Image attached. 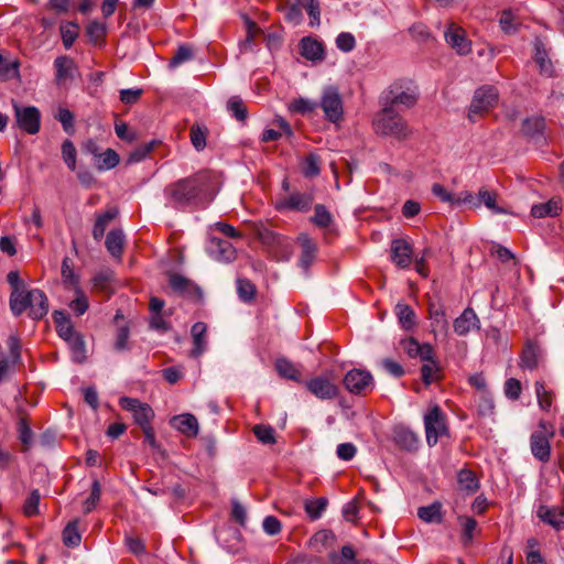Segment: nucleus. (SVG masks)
Returning <instances> with one entry per match:
<instances>
[{
	"mask_svg": "<svg viewBox=\"0 0 564 564\" xmlns=\"http://www.w3.org/2000/svg\"><path fill=\"white\" fill-rule=\"evenodd\" d=\"M216 195V178L212 172L203 171L165 186L166 205L184 209L208 204Z\"/></svg>",
	"mask_w": 564,
	"mask_h": 564,
	"instance_id": "nucleus-1",
	"label": "nucleus"
},
{
	"mask_svg": "<svg viewBox=\"0 0 564 564\" xmlns=\"http://www.w3.org/2000/svg\"><path fill=\"white\" fill-rule=\"evenodd\" d=\"M10 308L15 316H20L28 308L33 319H41L48 312V300L42 290L33 289L26 292H11Z\"/></svg>",
	"mask_w": 564,
	"mask_h": 564,
	"instance_id": "nucleus-2",
	"label": "nucleus"
},
{
	"mask_svg": "<svg viewBox=\"0 0 564 564\" xmlns=\"http://www.w3.org/2000/svg\"><path fill=\"white\" fill-rule=\"evenodd\" d=\"M373 129L377 134L393 137L399 140L410 135L405 120L391 107H384L373 119Z\"/></svg>",
	"mask_w": 564,
	"mask_h": 564,
	"instance_id": "nucleus-3",
	"label": "nucleus"
},
{
	"mask_svg": "<svg viewBox=\"0 0 564 564\" xmlns=\"http://www.w3.org/2000/svg\"><path fill=\"white\" fill-rule=\"evenodd\" d=\"M498 90L492 86L478 88L469 106L468 119L475 122L479 117L494 108L498 102Z\"/></svg>",
	"mask_w": 564,
	"mask_h": 564,
	"instance_id": "nucleus-4",
	"label": "nucleus"
},
{
	"mask_svg": "<svg viewBox=\"0 0 564 564\" xmlns=\"http://www.w3.org/2000/svg\"><path fill=\"white\" fill-rule=\"evenodd\" d=\"M318 106L322 108L325 118L336 123L344 115L343 99L335 86H326L322 91Z\"/></svg>",
	"mask_w": 564,
	"mask_h": 564,
	"instance_id": "nucleus-5",
	"label": "nucleus"
},
{
	"mask_svg": "<svg viewBox=\"0 0 564 564\" xmlns=\"http://www.w3.org/2000/svg\"><path fill=\"white\" fill-rule=\"evenodd\" d=\"M343 383L347 391L357 395H366L375 388L372 375L368 370L357 368L344 376Z\"/></svg>",
	"mask_w": 564,
	"mask_h": 564,
	"instance_id": "nucleus-6",
	"label": "nucleus"
},
{
	"mask_svg": "<svg viewBox=\"0 0 564 564\" xmlns=\"http://www.w3.org/2000/svg\"><path fill=\"white\" fill-rule=\"evenodd\" d=\"M14 117L20 129L29 134H36L41 128V112L34 106L13 104Z\"/></svg>",
	"mask_w": 564,
	"mask_h": 564,
	"instance_id": "nucleus-7",
	"label": "nucleus"
},
{
	"mask_svg": "<svg viewBox=\"0 0 564 564\" xmlns=\"http://www.w3.org/2000/svg\"><path fill=\"white\" fill-rule=\"evenodd\" d=\"M310 393L319 400H332L338 394V387L327 377L316 376L304 382Z\"/></svg>",
	"mask_w": 564,
	"mask_h": 564,
	"instance_id": "nucleus-8",
	"label": "nucleus"
},
{
	"mask_svg": "<svg viewBox=\"0 0 564 564\" xmlns=\"http://www.w3.org/2000/svg\"><path fill=\"white\" fill-rule=\"evenodd\" d=\"M387 104L384 107H404L411 108L416 104L417 94L414 89L408 87L403 89L400 85H392L387 97Z\"/></svg>",
	"mask_w": 564,
	"mask_h": 564,
	"instance_id": "nucleus-9",
	"label": "nucleus"
},
{
	"mask_svg": "<svg viewBox=\"0 0 564 564\" xmlns=\"http://www.w3.org/2000/svg\"><path fill=\"white\" fill-rule=\"evenodd\" d=\"M446 43L454 48L459 55H467L471 51L470 42L466 37L463 28L455 23H451L444 32Z\"/></svg>",
	"mask_w": 564,
	"mask_h": 564,
	"instance_id": "nucleus-10",
	"label": "nucleus"
},
{
	"mask_svg": "<svg viewBox=\"0 0 564 564\" xmlns=\"http://www.w3.org/2000/svg\"><path fill=\"white\" fill-rule=\"evenodd\" d=\"M120 405L132 413L134 423H150L154 417L151 406L140 402L138 399L123 397L120 399Z\"/></svg>",
	"mask_w": 564,
	"mask_h": 564,
	"instance_id": "nucleus-11",
	"label": "nucleus"
},
{
	"mask_svg": "<svg viewBox=\"0 0 564 564\" xmlns=\"http://www.w3.org/2000/svg\"><path fill=\"white\" fill-rule=\"evenodd\" d=\"M553 431H539L531 435L530 445L532 455L540 462L546 463L550 460L551 446L550 438Z\"/></svg>",
	"mask_w": 564,
	"mask_h": 564,
	"instance_id": "nucleus-12",
	"label": "nucleus"
},
{
	"mask_svg": "<svg viewBox=\"0 0 564 564\" xmlns=\"http://www.w3.org/2000/svg\"><path fill=\"white\" fill-rule=\"evenodd\" d=\"M413 258L412 245L405 239H393L391 242V261L400 269L409 268Z\"/></svg>",
	"mask_w": 564,
	"mask_h": 564,
	"instance_id": "nucleus-13",
	"label": "nucleus"
},
{
	"mask_svg": "<svg viewBox=\"0 0 564 564\" xmlns=\"http://www.w3.org/2000/svg\"><path fill=\"white\" fill-rule=\"evenodd\" d=\"M208 253L217 261L231 262L236 259L237 251L227 240L213 237L209 240Z\"/></svg>",
	"mask_w": 564,
	"mask_h": 564,
	"instance_id": "nucleus-14",
	"label": "nucleus"
},
{
	"mask_svg": "<svg viewBox=\"0 0 564 564\" xmlns=\"http://www.w3.org/2000/svg\"><path fill=\"white\" fill-rule=\"evenodd\" d=\"M313 203V196L307 193H293L289 197L281 199L276 204L280 210H295L305 213L310 210Z\"/></svg>",
	"mask_w": 564,
	"mask_h": 564,
	"instance_id": "nucleus-15",
	"label": "nucleus"
},
{
	"mask_svg": "<svg viewBox=\"0 0 564 564\" xmlns=\"http://www.w3.org/2000/svg\"><path fill=\"white\" fill-rule=\"evenodd\" d=\"M454 332L459 336H466L473 329H479L480 321L470 307H467L463 313L454 321Z\"/></svg>",
	"mask_w": 564,
	"mask_h": 564,
	"instance_id": "nucleus-16",
	"label": "nucleus"
},
{
	"mask_svg": "<svg viewBox=\"0 0 564 564\" xmlns=\"http://www.w3.org/2000/svg\"><path fill=\"white\" fill-rule=\"evenodd\" d=\"M7 344L10 350V356L8 358H0V382L8 376L11 366L18 364L21 359V346L19 338L10 336Z\"/></svg>",
	"mask_w": 564,
	"mask_h": 564,
	"instance_id": "nucleus-17",
	"label": "nucleus"
},
{
	"mask_svg": "<svg viewBox=\"0 0 564 564\" xmlns=\"http://www.w3.org/2000/svg\"><path fill=\"white\" fill-rule=\"evenodd\" d=\"M430 319L433 333L446 335L448 321L445 308L441 304H430Z\"/></svg>",
	"mask_w": 564,
	"mask_h": 564,
	"instance_id": "nucleus-18",
	"label": "nucleus"
},
{
	"mask_svg": "<svg viewBox=\"0 0 564 564\" xmlns=\"http://www.w3.org/2000/svg\"><path fill=\"white\" fill-rule=\"evenodd\" d=\"M393 441L399 447L406 451H414L419 445L416 435L404 425H399L394 429Z\"/></svg>",
	"mask_w": 564,
	"mask_h": 564,
	"instance_id": "nucleus-19",
	"label": "nucleus"
},
{
	"mask_svg": "<svg viewBox=\"0 0 564 564\" xmlns=\"http://www.w3.org/2000/svg\"><path fill=\"white\" fill-rule=\"evenodd\" d=\"M53 321L57 330V334L65 341L72 339L77 333L74 330V326L69 319V316L63 311H55L53 313Z\"/></svg>",
	"mask_w": 564,
	"mask_h": 564,
	"instance_id": "nucleus-20",
	"label": "nucleus"
},
{
	"mask_svg": "<svg viewBox=\"0 0 564 564\" xmlns=\"http://www.w3.org/2000/svg\"><path fill=\"white\" fill-rule=\"evenodd\" d=\"M538 517L557 530L564 528V510L560 508L541 506L538 509Z\"/></svg>",
	"mask_w": 564,
	"mask_h": 564,
	"instance_id": "nucleus-21",
	"label": "nucleus"
},
{
	"mask_svg": "<svg viewBox=\"0 0 564 564\" xmlns=\"http://www.w3.org/2000/svg\"><path fill=\"white\" fill-rule=\"evenodd\" d=\"M299 241L302 246V254L300 257L299 264L304 271H307L315 259L317 248L305 234L299 237Z\"/></svg>",
	"mask_w": 564,
	"mask_h": 564,
	"instance_id": "nucleus-22",
	"label": "nucleus"
},
{
	"mask_svg": "<svg viewBox=\"0 0 564 564\" xmlns=\"http://www.w3.org/2000/svg\"><path fill=\"white\" fill-rule=\"evenodd\" d=\"M54 68L55 82L56 84L61 85L66 79L72 77V72L75 68V63L70 57L62 55L55 58Z\"/></svg>",
	"mask_w": 564,
	"mask_h": 564,
	"instance_id": "nucleus-23",
	"label": "nucleus"
},
{
	"mask_svg": "<svg viewBox=\"0 0 564 564\" xmlns=\"http://www.w3.org/2000/svg\"><path fill=\"white\" fill-rule=\"evenodd\" d=\"M335 543V534L329 530H321L310 539V547L318 553H322Z\"/></svg>",
	"mask_w": 564,
	"mask_h": 564,
	"instance_id": "nucleus-24",
	"label": "nucleus"
},
{
	"mask_svg": "<svg viewBox=\"0 0 564 564\" xmlns=\"http://www.w3.org/2000/svg\"><path fill=\"white\" fill-rule=\"evenodd\" d=\"M301 54L306 59L318 61L324 56V47L321 42L311 37H303L300 43Z\"/></svg>",
	"mask_w": 564,
	"mask_h": 564,
	"instance_id": "nucleus-25",
	"label": "nucleus"
},
{
	"mask_svg": "<svg viewBox=\"0 0 564 564\" xmlns=\"http://www.w3.org/2000/svg\"><path fill=\"white\" fill-rule=\"evenodd\" d=\"M274 367L280 377L299 383L302 382L300 370L289 359L284 357L278 358L275 360Z\"/></svg>",
	"mask_w": 564,
	"mask_h": 564,
	"instance_id": "nucleus-26",
	"label": "nucleus"
},
{
	"mask_svg": "<svg viewBox=\"0 0 564 564\" xmlns=\"http://www.w3.org/2000/svg\"><path fill=\"white\" fill-rule=\"evenodd\" d=\"M20 66L18 58L8 59L0 53V80L19 79Z\"/></svg>",
	"mask_w": 564,
	"mask_h": 564,
	"instance_id": "nucleus-27",
	"label": "nucleus"
},
{
	"mask_svg": "<svg viewBox=\"0 0 564 564\" xmlns=\"http://www.w3.org/2000/svg\"><path fill=\"white\" fill-rule=\"evenodd\" d=\"M562 209L561 199H550L544 204L533 205L531 208V215L535 218L554 217L560 214Z\"/></svg>",
	"mask_w": 564,
	"mask_h": 564,
	"instance_id": "nucleus-28",
	"label": "nucleus"
},
{
	"mask_svg": "<svg viewBox=\"0 0 564 564\" xmlns=\"http://www.w3.org/2000/svg\"><path fill=\"white\" fill-rule=\"evenodd\" d=\"M106 248L115 258H120L123 251L124 235L121 229H112L106 237Z\"/></svg>",
	"mask_w": 564,
	"mask_h": 564,
	"instance_id": "nucleus-29",
	"label": "nucleus"
},
{
	"mask_svg": "<svg viewBox=\"0 0 564 564\" xmlns=\"http://www.w3.org/2000/svg\"><path fill=\"white\" fill-rule=\"evenodd\" d=\"M207 332V326L203 322H197L192 326L191 334L194 341V347L192 350V356L198 357L203 354L206 346L205 335Z\"/></svg>",
	"mask_w": 564,
	"mask_h": 564,
	"instance_id": "nucleus-30",
	"label": "nucleus"
},
{
	"mask_svg": "<svg viewBox=\"0 0 564 564\" xmlns=\"http://www.w3.org/2000/svg\"><path fill=\"white\" fill-rule=\"evenodd\" d=\"M170 285L173 291L182 295H191L198 292V288L193 282L176 273L170 275Z\"/></svg>",
	"mask_w": 564,
	"mask_h": 564,
	"instance_id": "nucleus-31",
	"label": "nucleus"
},
{
	"mask_svg": "<svg viewBox=\"0 0 564 564\" xmlns=\"http://www.w3.org/2000/svg\"><path fill=\"white\" fill-rule=\"evenodd\" d=\"M457 482L459 489L467 494H474L479 488V480L476 474L468 469H462L458 473Z\"/></svg>",
	"mask_w": 564,
	"mask_h": 564,
	"instance_id": "nucleus-32",
	"label": "nucleus"
},
{
	"mask_svg": "<svg viewBox=\"0 0 564 564\" xmlns=\"http://www.w3.org/2000/svg\"><path fill=\"white\" fill-rule=\"evenodd\" d=\"M116 216V209H108L104 214L97 215L93 228V236L96 240H100L104 237L107 226Z\"/></svg>",
	"mask_w": 564,
	"mask_h": 564,
	"instance_id": "nucleus-33",
	"label": "nucleus"
},
{
	"mask_svg": "<svg viewBox=\"0 0 564 564\" xmlns=\"http://www.w3.org/2000/svg\"><path fill=\"white\" fill-rule=\"evenodd\" d=\"M545 129V120L543 117L536 116L527 118L522 124V131L525 135L535 138L543 133Z\"/></svg>",
	"mask_w": 564,
	"mask_h": 564,
	"instance_id": "nucleus-34",
	"label": "nucleus"
},
{
	"mask_svg": "<svg viewBox=\"0 0 564 564\" xmlns=\"http://www.w3.org/2000/svg\"><path fill=\"white\" fill-rule=\"evenodd\" d=\"M119 162L118 153L112 149H107L104 153L98 154L96 167L99 171H108L116 167Z\"/></svg>",
	"mask_w": 564,
	"mask_h": 564,
	"instance_id": "nucleus-35",
	"label": "nucleus"
},
{
	"mask_svg": "<svg viewBox=\"0 0 564 564\" xmlns=\"http://www.w3.org/2000/svg\"><path fill=\"white\" fill-rule=\"evenodd\" d=\"M395 313L404 329H411L415 325V313L410 305L398 303Z\"/></svg>",
	"mask_w": 564,
	"mask_h": 564,
	"instance_id": "nucleus-36",
	"label": "nucleus"
},
{
	"mask_svg": "<svg viewBox=\"0 0 564 564\" xmlns=\"http://www.w3.org/2000/svg\"><path fill=\"white\" fill-rule=\"evenodd\" d=\"M329 564H357L355 551L351 546L345 545L339 553L330 552L328 555Z\"/></svg>",
	"mask_w": 564,
	"mask_h": 564,
	"instance_id": "nucleus-37",
	"label": "nucleus"
},
{
	"mask_svg": "<svg viewBox=\"0 0 564 564\" xmlns=\"http://www.w3.org/2000/svg\"><path fill=\"white\" fill-rule=\"evenodd\" d=\"M535 395L541 410L550 411L553 402V394L549 391L542 381L534 383Z\"/></svg>",
	"mask_w": 564,
	"mask_h": 564,
	"instance_id": "nucleus-38",
	"label": "nucleus"
},
{
	"mask_svg": "<svg viewBox=\"0 0 564 564\" xmlns=\"http://www.w3.org/2000/svg\"><path fill=\"white\" fill-rule=\"evenodd\" d=\"M478 203H482L488 209H490L494 214H506L507 210L496 204L497 194L495 192H489L485 187L480 188L478 192Z\"/></svg>",
	"mask_w": 564,
	"mask_h": 564,
	"instance_id": "nucleus-39",
	"label": "nucleus"
},
{
	"mask_svg": "<svg viewBox=\"0 0 564 564\" xmlns=\"http://www.w3.org/2000/svg\"><path fill=\"white\" fill-rule=\"evenodd\" d=\"M538 364L539 349L534 345L528 344L522 352L520 367L533 370L534 368H536Z\"/></svg>",
	"mask_w": 564,
	"mask_h": 564,
	"instance_id": "nucleus-40",
	"label": "nucleus"
},
{
	"mask_svg": "<svg viewBox=\"0 0 564 564\" xmlns=\"http://www.w3.org/2000/svg\"><path fill=\"white\" fill-rule=\"evenodd\" d=\"M534 61H535V62H536V64L539 65V67H540V72H541L543 75L552 76V74H553L552 63H551V61L547 58L546 52H545V50L543 48V46H542V44H541V43H536V44H535Z\"/></svg>",
	"mask_w": 564,
	"mask_h": 564,
	"instance_id": "nucleus-41",
	"label": "nucleus"
},
{
	"mask_svg": "<svg viewBox=\"0 0 564 564\" xmlns=\"http://www.w3.org/2000/svg\"><path fill=\"white\" fill-rule=\"evenodd\" d=\"M75 299L69 303V308L77 316H80L85 314L89 307L88 297L79 288H75Z\"/></svg>",
	"mask_w": 564,
	"mask_h": 564,
	"instance_id": "nucleus-42",
	"label": "nucleus"
},
{
	"mask_svg": "<svg viewBox=\"0 0 564 564\" xmlns=\"http://www.w3.org/2000/svg\"><path fill=\"white\" fill-rule=\"evenodd\" d=\"M72 351V358L74 361L80 364L86 359L85 343L80 335H76L72 339L67 340Z\"/></svg>",
	"mask_w": 564,
	"mask_h": 564,
	"instance_id": "nucleus-43",
	"label": "nucleus"
},
{
	"mask_svg": "<svg viewBox=\"0 0 564 564\" xmlns=\"http://www.w3.org/2000/svg\"><path fill=\"white\" fill-rule=\"evenodd\" d=\"M62 158L67 167L72 171L76 169L77 152L74 143L70 140H65L62 143Z\"/></svg>",
	"mask_w": 564,
	"mask_h": 564,
	"instance_id": "nucleus-44",
	"label": "nucleus"
},
{
	"mask_svg": "<svg viewBox=\"0 0 564 564\" xmlns=\"http://www.w3.org/2000/svg\"><path fill=\"white\" fill-rule=\"evenodd\" d=\"M237 292L241 301L250 302L256 295V286L251 281L240 278L237 280Z\"/></svg>",
	"mask_w": 564,
	"mask_h": 564,
	"instance_id": "nucleus-45",
	"label": "nucleus"
},
{
	"mask_svg": "<svg viewBox=\"0 0 564 564\" xmlns=\"http://www.w3.org/2000/svg\"><path fill=\"white\" fill-rule=\"evenodd\" d=\"M318 107V104L307 98H296L290 104V110L301 115L313 112Z\"/></svg>",
	"mask_w": 564,
	"mask_h": 564,
	"instance_id": "nucleus-46",
	"label": "nucleus"
},
{
	"mask_svg": "<svg viewBox=\"0 0 564 564\" xmlns=\"http://www.w3.org/2000/svg\"><path fill=\"white\" fill-rule=\"evenodd\" d=\"M299 2L306 9L310 17V25L317 26L321 23L319 3L317 0H299Z\"/></svg>",
	"mask_w": 564,
	"mask_h": 564,
	"instance_id": "nucleus-47",
	"label": "nucleus"
},
{
	"mask_svg": "<svg viewBox=\"0 0 564 564\" xmlns=\"http://www.w3.org/2000/svg\"><path fill=\"white\" fill-rule=\"evenodd\" d=\"M87 35L95 44L101 42L107 33V25L99 21H91L86 29Z\"/></svg>",
	"mask_w": 564,
	"mask_h": 564,
	"instance_id": "nucleus-48",
	"label": "nucleus"
},
{
	"mask_svg": "<svg viewBox=\"0 0 564 564\" xmlns=\"http://www.w3.org/2000/svg\"><path fill=\"white\" fill-rule=\"evenodd\" d=\"M302 172L305 177L317 176L321 172L319 158L314 153L308 154L303 162Z\"/></svg>",
	"mask_w": 564,
	"mask_h": 564,
	"instance_id": "nucleus-49",
	"label": "nucleus"
},
{
	"mask_svg": "<svg viewBox=\"0 0 564 564\" xmlns=\"http://www.w3.org/2000/svg\"><path fill=\"white\" fill-rule=\"evenodd\" d=\"M417 516L425 522H438L441 521V506L433 503L427 507H421L417 511Z\"/></svg>",
	"mask_w": 564,
	"mask_h": 564,
	"instance_id": "nucleus-50",
	"label": "nucleus"
},
{
	"mask_svg": "<svg viewBox=\"0 0 564 564\" xmlns=\"http://www.w3.org/2000/svg\"><path fill=\"white\" fill-rule=\"evenodd\" d=\"M62 279L64 284L78 288V278L74 273L72 260L68 257L62 261Z\"/></svg>",
	"mask_w": 564,
	"mask_h": 564,
	"instance_id": "nucleus-51",
	"label": "nucleus"
},
{
	"mask_svg": "<svg viewBox=\"0 0 564 564\" xmlns=\"http://www.w3.org/2000/svg\"><path fill=\"white\" fill-rule=\"evenodd\" d=\"M258 237L260 241L267 246H283L286 241L284 237L268 228L259 229Z\"/></svg>",
	"mask_w": 564,
	"mask_h": 564,
	"instance_id": "nucleus-52",
	"label": "nucleus"
},
{
	"mask_svg": "<svg viewBox=\"0 0 564 564\" xmlns=\"http://www.w3.org/2000/svg\"><path fill=\"white\" fill-rule=\"evenodd\" d=\"M193 56H194V54L189 46L181 45V46H178L174 56L170 59L169 66L171 68H175V67L180 66L181 64L191 61L193 58Z\"/></svg>",
	"mask_w": 564,
	"mask_h": 564,
	"instance_id": "nucleus-53",
	"label": "nucleus"
},
{
	"mask_svg": "<svg viewBox=\"0 0 564 564\" xmlns=\"http://www.w3.org/2000/svg\"><path fill=\"white\" fill-rule=\"evenodd\" d=\"M191 142L197 151H202L206 147V128L194 124L191 127Z\"/></svg>",
	"mask_w": 564,
	"mask_h": 564,
	"instance_id": "nucleus-54",
	"label": "nucleus"
},
{
	"mask_svg": "<svg viewBox=\"0 0 564 564\" xmlns=\"http://www.w3.org/2000/svg\"><path fill=\"white\" fill-rule=\"evenodd\" d=\"M326 506H327V500L325 498H318V499L306 501L305 510L312 520H316L322 516Z\"/></svg>",
	"mask_w": 564,
	"mask_h": 564,
	"instance_id": "nucleus-55",
	"label": "nucleus"
},
{
	"mask_svg": "<svg viewBox=\"0 0 564 564\" xmlns=\"http://www.w3.org/2000/svg\"><path fill=\"white\" fill-rule=\"evenodd\" d=\"M312 221L322 228L328 227L332 223V215L324 205H316Z\"/></svg>",
	"mask_w": 564,
	"mask_h": 564,
	"instance_id": "nucleus-56",
	"label": "nucleus"
},
{
	"mask_svg": "<svg viewBox=\"0 0 564 564\" xmlns=\"http://www.w3.org/2000/svg\"><path fill=\"white\" fill-rule=\"evenodd\" d=\"M252 431L261 443H275L274 430L270 425H253Z\"/></svg>",
	"mask_w": 564,
	"mask_h": 564,
	"instance_id": "nucleus-57",
	"label": "nucleus"
},
{
	"mask_svg": "<svg viewBox=\"0 0 564 564\" xmlns=\"http://www.w3.org/2000/svg\"><path fill=\"white\" fill-rule=\"evenodd\" d=\"M63 540L68 546H76L80 543V534L78 533L76 521L66 525L63 532Z\"/></svg>",
	"mask_w": 564,
	"mask_h": 564,
	"instance_id": "nucleus-58",
	"label": "nucleus"
},
{
	"mask_svg": "<svg viewBox=\"0 0 564 564\" xmlns=\"http://www.w3.org/2000/svg\"><path fill=\"white\" fill-rule=\"evenodd\" d=\"M55 119L62 123L63 129L66 133H74V115L70 110L66 108H59L55 116Z\"/></svg>",
	"mask_w": 564,
	"mask_h": 564,
	"instance_id": "nucleus-59",
	"label": "nucleus"
},
{
	"mask_svg": "<svg viewBox=\"0 0 564 564\" xmlns=\"http://www.w3.org/2000/svg\"><path fill=\"white\" fill-rule=\"evenodd\" d=\"M227 108L237 120L243 121L247 118V109L240 98L231 97L228 100Z\"/></svg>",
	"mask_w": 564,
	"mask_h": 564,
	"instance_id": "nucleus-60",
	"label": "nucleus"
},
{
	"mask_svg": "<svg viewBox=\"0 0 564 564\" xmlns=\"http://www.w3.org/2000/svg\"><path fill=\"white\" fill-rule=\"evenodd\" d=\"M62 40L65 48H70L78 36L76 24H66L61 26Z\"/></svg>",
	"mask_w": 564,
	"mask_h": 564,
	"instance_id": "nucleus-61",
	"label": "nucleus"
},
{
	"mask_svg": "<svg viewBox=\"0 0 564 564\" xmlns=\"http://www.w3.org/2000/svg\"><path fill=\"white\" fill-rule=\"evenodd\" d=\"M503 391L508 399L518 400L522 391L521 382L516 378H509L505 382Z\"/></svg>",
	"mask_w": 564,
	"mask_h": 564,
	"instance_id": "nucleus-62",
	"label": "nucleus"
},
{
	"mask_svg": "<svg viewBox=\"0 0 564 564\" xmlns=\"http://www.w3.org/2000/svg\"><path fill=\"white\" fill-rule=\"evenodd\" d=\"M336 45L341 52L348 53L355 48L356 41L351 33L341 32L336 37Z\"/></svg>",
	"mask_w": 564,
	"mask_h": 564,
	"instance_id": "nucleus-63",
	"label": "nucleus"
},
{
	"mask_svg": "<svg viewBox=\"0 0 564 564\" xmlns=\"http://www.w3.org/2000/svg\"><path fill=\"white\" fill-rule=\"evenodd\" d=\"M143 90L141 88H128L119 91V98L121 102L126 105H133L138 102Z\"/></svg>",
	"mask_w": 564,
	"mask_h": 564,
	"instance_id": "nucleus-64",
	"label": "nucleus"
}]
</instances>
